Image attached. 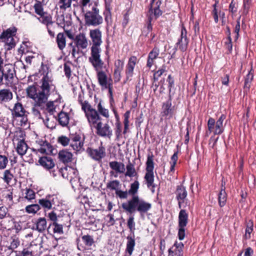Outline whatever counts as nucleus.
Masks as SVG:
<instances>
[{"label": "nucleus", "mask_w": 256, "mask_h": 256, "mask_svg": "<svg viewBox=\"0 0 256 256\" xmlns=\"http://www.w3.org/2000/svg\"><path fill=\"white\" fill-rule=\"evenodd\" d=\"M69 120V116L68 113L62 112L58 114V122L62 126H66L68 124Z\"/></svg>", "instance_id": "obj_33"}, {"label": "nucleus", "mask_w": 256, "mask_h": 256, "mask_svg": "<svg viewBox=\"0 0 256 256\" xmlns=\"http://www.w3.org/2000/svg\"><path fill=\"white\" fill-rule=\"evenodd\" d=\"M70 135L69 136V137L62 136H59L58 139V142L60 144L64 146H66L68 144L70 145Z\"/></svg>", "instance_id": "obj_46"}, {"label": "nucleus", "mask_w": 256, "mask_h": 256, "mask_svg": "<svg viewBox=\"0 0 256 256\" xmlns=\"http://www.w3.org/2000/svg\"><path fill=\"white\" fill-rule=\"evenodd\" d=\"M12 192L10 190H8V194H6V198L7 200H8V204L10 205H12L13 204V196H12Z\"/></svg>", "instance_id": "obj_63"}, {"label": "nucleus", "mask_w": 256, "mask_h": 256, "mask_svg": "<svg viewBox=\"0 0 256 256\" xmlns=\"http://www.w3.org/2000/svg\"><path fill=\"white\" fill-rule=\"evenodd\" d=\"M120 184V182L118 180H114L106 184V188L111 190H118V188Z\"/></svg>", "instance_id": "obj_48"}, {"label": "nucleus", "mask_w": 256, "mask_h": 256, "mask_svg": "<svg viewBox=\"0 0 256 256\" xmlns=\"http://www.w3.org/2000/svg\"><path fill=\"white\" fill-rule=\"evenodd\" d=\"M58 46L61 50H63L66 46V36L64 33L60 32L56 38Z\"/></svg>", "instance_id": "obj_30"}, {"label": "nucleus", "mask_w": 256, "mask_h": 256, "mask_svg": "<svg viewBox=\"0 0 256 256\" xmlns=\"http://www.w3.org/2000/svg\"><path fill=\"white\" fill-rule=\"evenodd\" d=\"M52 226L53 228V231L54 233H57L58 234H62L64 233L63 231V226L62 224H58L57 222L52 223Z\"/></svg>", "instance_id": "obj_51"}, {"label": "nucleus", "mask_w": 256, "mask_h": 256, "mask_svg": "<svg viewBox=\"0 0 256 256\" xmlns=\"http://www.w3.org/2000/svg\"><path fill=\"white\" fill-rule=\"evenodd\" d=\"M160 54V50L158 48L155 46L148 54V57L150 59H156Z\"/></svg>", "instance_id": "obj_54"}, {"label": "nucleus", "mask_w": 256, "mask_h": 256, "mask_svg": "<svg viewBox=\"0 0 256 256\" xmlns=\"http://www.w3.org/2000/svg\"><path fill=\"white\" fill-rule=\"evenodd\" d=\"M38 203L44 208L47 210H50L52 208V206H50V202L48 200L46 197L45 198L40 199L38 200Z\"/></svg>", "instance_id": "obj_47"}, {"label": "nucleus", "mask_w": 256, "mask_h": 256, "mask_svg": "<svg viewBox=\"0 0 256 256\" xmlns=\"http://www.w3.org/2000/svg\"><path fill=\"white\" fill-rule=\"evenodd\" d=\"M126 171L124 174L126 176L138 177V174L134 168V166L130 162H129L126 166Z\"/></svg>", "instance_id": "obj_32"}, {"label": "nucleus", "mask_w": 256, "mask_h": 256, "mask_svg": "<svg viewBox=\"0 0 256 256\" xmlns=\"http://www.w3.org/2000/svg\"><path fill=\"white\" fill-rule=\"evenodd\" d=\"M116 194L120 199H126L128 198L129 194L128 191H122V190H118L116 191Z\"/></svg>", "instance_id": "obj_57"}, {"label": "nucleus", "mask_w": 256, "mask_h": 256, "mask_svg": "<svg viewBox=\"0 0 256 256\" xmlns=\"http://www.w3.org/2000/svg\"><path fill=\"white\" fill-rule=\"evenodd\" d=\"M16 29L10 28L4 31L0 36V40L5 44V48L10 50L14 48L16 44Z\"/></svg>", "instance_id": "obj_8"}, {"label": "nucleus", "mask_w": 256, "mask_h": 256, "mask_svg": "<svg viewBox=\"0 0 256 256\" xmlns=\"http://www.w3.org/2000/svg\"><path fill=\"white\" fill-rule=\"evenodd\" d=\"M10 215L8 212V208L5 206H0V219L10 217Z\"/></svg>", "instance_id": "obj_49"}, {"label": "nucleus", "mask_w": 256, "mask_h": 256, "mask_svg": "<svg viewBox=\"0 0 256 256\" xmlns=\"http://www.w3.org/2000/svg\"><path fill=\"white\" fill-rule=\"evenodd\" d=\"M252 5V0H243L244 14H247Z\"/></svg>", "instance_id": "obj_55"}, {"label": "nucleus", "mask_w": 256, "mask_h": 256, "mask_svg": "<svg viewBox=\"0 0 256 256\" xmlns=\"http://www.w3.org/2000/svg\"><path fill=\"white\" fill-rule=\"evenodd\" d=\"M36 230L40 232H42L46 230L47 228V222L44 218H38L36 222Z\"/></svg>", "instance_id": "obj_31"}, {"label": "nucleus", "mask_w": 256, "mask_h": 256, "mask_svg": "<svg viewBox=\"0 0 256 256\" xmlns=\"http://www.w3.org/2000/svg\"><path fill=\"white\" fill-rule=\"evenodd\" d=\"M97 110L98 113L99 112L102 116L108 118H109V112L108 110L102 104L101 101L99 102L97 106Z\"/></svg>", "instance_id": "obj_39"}, {"label": "nucleus", "mask_w": 256, "mask_h": 256, "mask_svg": "<svg viewBox=\"0 0 256 256\" xmlns=\"http://www.w3.org/2000/svg\"><path fill=\"white\" fill-rule=\"evenodd\" d=\"M254 224L252 220H249L246 224V233L244 236L246 239H249L250 238V234L253 231Z\"/></svg>", "instance_id": "obj_44"}, {"label": "nucleus", "mask_w": 256, "mask_h": 256, "mask_svg": "<svg viewBox=\"0 0 256 256\" xmlns=\"http://www.w3.org/2000/svg\"><path fill=\"white\" fill-rule=\"evenodd\" d=\"M254 76L252 73L250 72L246 75V78H245L244 81V86L245 88H249L250 87V84L253 80Z\"/></svg>", "instance_id": "obj_56"}, {"label": "nucleus", "mask_w": 256, "mask_h": 256, "mask_svg": "<svg viewBox=\"0 0 256 256\" xmlns=\"http://www.w3.org/2000/svg\"><path fill=\"white\" fill-rule=\"evenodd\" d=\"M134 234H130L127 238L126 251L130 255L132 254L136 244Z\"/></svg>", "instance_id": "obj_27"}, {"label": "nucleus", "mask_w": 256, "mask_h": 256, "mask_svg": "<svg viewBox=\"0 0 256 256\" xmlns=\"http://www.w3.org/2000/svg\"><path fill=\"white\" fill-rule=\"evenodd\" d=\"M90 0H82L80 2V7L82 12H85L88 10V6L90 3Z\"/></svg>", "instance_id": "obj_60"}, {"label": "nucleus", "mask_w": 256, "mask_h": 256, "mask_svg": "<svg viewBox=\"0 0 256 256\" xmlns=\"http://www.w3.org/2000/svg\"><path fill=\"white\" fill-rule=\"evenodd\" d=\"M226 116L222 114L215 123V129L214 131V134H220L224 130V121L225 120Z\"/></svg>", "instance_id": "obj_24"}, {"label": "nucleus", "mask_w": 256, "mask_h": 256, "mask_svg": "<svg viewBox=\"0 0 256 256\" xmlns=\"http://www.w3.org/2000/svg\"><path fill=\"white\" fill-rule=\"evenodd\" d=\"M78 0H59L58 4L60 9L66 10L71 7L72 1L77 2Z\"/></svg>", "instance_id": "obj_40"}, {"label": "nucleus", "mask_w": 256, "mask_h": 256, "mask_svg": "<svg viewBox=\"0 0 256 256\" xmlns=\"http://www.w3.org/2000/svg\"><path fill=\"white\" fill-rule=\"evenodd\" d=\"M124 62L120 60H117L114 63V70H122L124 68Z\"/></svg>", "instance_id": "obj_61"}, {"label": "nucleus", "mask_w": 256, "mask_h": 256, "mask_svg": "<svg viewBox=\"0 0 256 256\" xmlns=\"http://www.w3.org/2000/svg\"><path fill=\"white\" fill-rule=\"evenodd\" d=\"M188 43L189 40L187 36V31L186 28L182 26L181 28L180 36L176 44V46L178 50L184 52L186 50Z\"/></svg>", "instance_id": "obj_14"}, {"label": "nucleus", "mask_w": 256, "mask_h": 256, "mask_svg": "<svg viewBox=\"0 0 256 256\" xmlns=\"http://www.w3.org/2000/svg\"><path fill=\"white\" fill-rule=\"evenodd\" d=\"M40 72L43 76L39 86H30L26 88V92L28 96L34 101L35 106L42 107L47 102L49 96L56 90V86L52 74L49 72L46 65L42 63Z\"/></svg>", "instance_id": "obj_1"}, {"label": "nucleus", "mask_w": 256, "mask_h": 256, "mask_svg": "<svg viewBox=\"0 0 256 256\" xmlns=\"http://www.w3.org/2000/svg\"><path fill=\"white\" fill-rule=\"evenodd\" d=\"M58 156L60 160L64 164L70 162L72 160V154L66 150L60 151Z\"/></svg>", "instance_id": "obj_22"}, {"label": "nucleus", "mask_w": 256, "mask_h": 256, "mask_svg": "<svg viewBox=\"0 0 256 256\" xmlns=\"http://www.w3.org/2000/svg\"><path fill=\"white\" fill-rule=\"evenodd\" d=\"M87 152L90 156L96 161H100L106 156V149L102 145L98 148H88Z\"/></svg>", "instance_id": "obj_16"}, {"label": "nucleus", "mask_w": 256, "mask_h": 256, "mask_svg": "<svg viewBox=\"0 0 256 256\" xmlns=\"http://www.w3.org/2000/svg\"><path fill=\"white\" fill-rule=\"evenodd\" d=\"M37 19L41 23L45 24L46 26L48 32L50 36L54 38V29L55 25L54 22L52 20V17L48 13L46 12L44 14H41Z\"/></svg>", "instance_id": "obj_12"}, {"label": "nucleus", "mask_w": 256, "mask_h": 256, "mask_svg": "<svg viewBox=\"0 0 256 256\" xmlns=\"http://www.w3.org/2000/svg\"><path fill=\"white\" fill-rule=\"evenodd\" d=\"M25 210L28 214H35L40 210V206L38 204H32L27 206Z\"/></svg>", "instance_id": "obj_41"}, {"label": "nucleus", "mask_w": 256, "mask_h": 256, "mask_svg": "<svg viewBox=\"0 0 256 256\" xmlns=\"http://www.w3.org/2000/svg\"><path fill=\"white\" fill-rule=\"evenodd\" d=\"M110 167L116 173L123 174L126 170L124 164L117 161H112L109 163Z\"/></svg>", "instance_id": "obj_26"}, {"label": "nucleus", "mask_w": 256, "mask_h": 256, "mask_svg": "<svg viewBox=\"0 0 256 256\" xmlns=\"http://www.w3.org/2000/svg\"><path fill=\"white\" fill-rule=\"evenodd\" d=\"M156 0H152L148 12V24L146 28L148 32L152 31V21L154 19L156 20L162 14V11L160 9L162 4L161 1L158 0L156 2Z\"/></svg>", "instance_id": "obj_6"}, {"label": "nucleus", "mask_w": 256, "mask_h": 256, "mask_svg": "<svg viewBox=\"0 0 256 256\" xmlns=\"http://www.w3.org/2000/svg\"><path fill=\"white\" fill-rule=\"evenodd\" d=\"M12 98L13 94L10 89L4 88L0 90V100L1 103L9 102Z\"/></svg>", "instance_id": "obj_25"}, {"label": "nucleus", "mask_w": 256, "mask_h": 256, "mask_svg": "<svg viewBox=\"0 0 256 256\" xmlns=\"http://www.w3.org/2000/svg\"><path fill=\"white\" fill-rule=\"evenodd\" d=\"M8 162V158L4 156L0 155V170H3L6 168Z\"/></svg>", "instance_id": "obj_58"}, {"label": "nucleus", "mask_w": 256, "mask_h": 256, "mask_svg": "<svg viewBox=\"0 0 256 256\" xmlns=\"http://www.w3.org/2000/svg\"><path fill=\"white\" fill-rule=\"evenodd\" d=\"M89 36L92 43L91 53L89 60L100 58V46L102 43L101 30L98 28L90 30Z\"/></svg>", "instance_id": "obj_3"}, {"label": "nucleus", "mask_w": 256, "mask_h": 256, "mask_svg": "<svg viewBox=\"0 0 256 256\" xmlns=\"http://www.w3.org/2000/svg\"><path fill=\"white\" fill-rule=\"evenodd\" d=\"M178 236L180 240H182L185 236L184 227H179Z\"/></svg>", "instance_id": "obj_64"}, {"label": "nucleus", "mask_w": 256, "mask_h": 256, "mask_svg": "<svg viewBox=\"0 0 256 256\" xmlns=\"http://www.w3.org/2000/svg\"><path fill=\"white\" fill-rule=\"evenodd\" d=\"M127 226L130 229V234H134V230H136V224L134 221V217L132 216H130L127 221Z\"/></svg>", "instance_id": "obj_42"}, {"label": "nucleus", "mask_w": 256, "mask_h": 256, "mask_svg": "<svg viewBox=\"0 0 256 256\" xmlns=\"http://www.w3.org/2000/svg\"><path fill=\"white\" fill-rule=\"evenodd\" d=\"M88 122L94 126L97 124L99 122H100L101 118L98 112L95 109L92 108L86 114Z\"/></svg>", "instance_id": "obj_20"}, {"label": "nucleus", "mask_w": 256, "mask_h": 256, "mask_svg": "<svg viewBox=\"0 0 256 256\" xmlns=\"http://www.w3.org/2000/svg\"><path fill=\"white\" fill-rule=\"evenodd\" d=\"M227 194L225 192L224 188L222 189L218 194V204L220 207L225 206L226 202Z\"/></svg>", "instance_id": "obj_38"}, {"label": "nucleus", "mask_w": 256, "mask_h": 256, "mask_svg": "<svg viewBox=\"0 0 256 256\" xmlns=\"http://www.w3.org/2000/svg\"><path fill=\"white\" fill-rule=\"evenodd\" d=\"M24 198L28 200H31L35 198L36 194L34 191L30 188L26 190Z\"/></svg>", "instance_id": "obj_50"}, {"label": "nucleus", "mask_w": 256, "mask_h": 256, "mask_svg": "<svg viewBox=\"0 0 256 256\" xmlns=\"http://www.w3.org/2000/svg\"><path fill=\"white\" fill-rule=\"evenodd\" d=\"M14 226L12 228H10L8 226H4L2 224V222H1L0 224L2 226V228L10 230H14L16 233L19 232L22 229V226H21L20 222H18L14 221L13 222Z\"/></svg>", "instance_id": "obj_35"}, {"label": "nucleus", "mask_w": 256, "mask_h": 256, "mask_svg": "<svg viewBox=\"0 0 256 256\" xmlns=\"http://www.w3.org/2000/svg\"><path fill=\"white\" fill-rule=\"evenodd\" d=\"M139 182L136 180L133 183L130 184V188L128 191L129 194L132 196H138L136 195L139 188Z\"/></svg>", "instance_id": "obj_36"}, {"label": "nucleus", "mask_w": 256, "mask_h": 256, "mask_svg": "<svg viewBox=\"0 0 256 256\" xmlns=\"http://www.w3.org/2000/svg\"><path fill=\"white\" fill-rule=\"evenodd\" d=\"M0 66H2V72L6 85L12 83L15 74L14 68L12 64L6 63L4 59L0 56Z\"/></svg>", "instance_id": "obj_9"}, {"label": "nucleus", "mask_w": 256, "mask_h": 256, "mask_svg": "<svg viewBox=\"0 0 256 256\" xmlns=\"http://www.w3.org/2000/svg\"><path fill=\"white\" fill-rule=\"evenodd\" d=\"M38 162L40 166L46 170L52 168L55 164L53 159L50 156H42L38 160Z\"/></svg>", "instance_id": "obj_21"}, {"label": "nucleus", "mask_w": 256, "mask_h": 256, "mask_svg": "<svg viewBox=\"0 0 256 256\" xmlns=\"http://www.w3.org/2000/svg\"><path fill=\"white\" fill-rule=\"evenodd\" d=\"M137 62V58L136 56H131L128 60V64L126 66V76L128 78H130L133 75L134 68Z\"/></svg>", "instance_id": "obj_23"}, {"label": "nucleus", "mask_w": 256, "mask_h": 256, "mask_svg": "<svg viewBox=\"0 0 256 256\" xmlns=\"http://www.w3.org/2000/svg\"><path fill=\"white\" fill-rule=\"evenodd\" d=\"M46 110L50 113V114L52 115L55 112L56 106L54 105V102L52 101H50L46 104Z\"/></svg>", "instance_id": "obj_53"}, {"label": "nucleus", "mask_w": 256, "mask_h": 256, "mask_svg": "<svg viewBox=\"0 0 256 256\" xmlns=\"http://www.w3.org/2000/svg\"><path fill=\"white\" fill-rule=\"evenodd\" d=\"M12 115L14 118H20L21 126L26 124L28 121V118L25 114L26 110L23 108L21 103L17 102L15 104L13 109L12 110Z\"/></svg>", "instance_id": "obj_13"}, {"label": "nucleus", "mask_w": 256, "mask_h": 256, "mask_svg": "<svg viewBox=\"0 0 256 256\" xmlns=\"http://www.w3.org/2000/svg\"><path fill=\"white\" fill-rule=\"evenodd\" d=\"M64 72L66 76L68 78H70L71 76V68L70 64H64Z\"/></svg>", "instance_id": "obj_62"}, {"label": "nucleus", "mask_w": 256, "mask_h": 256, "mask_svg": "<svg viewBox=\"0 0 256 256\" xmlns=\"http://www.w3.org/2000/svg\"><path fill=\"white\" fill-rule=\"evenodd\" d=\"M34 8L35 12L39 16L46 13V12L44 11L42 5L40 2H37L34 4Z\"/></svg>", "instance_id": "obj_45"}, {"label": "nucleus", "mask_w": 256, "mask_h": 256, "mask_svg": "<svg viewBox=\"0 0 256 256\" xmlns=\"http://www.w3.org/2000/svg\"><path fill=\"white\" fill-rule=\"evenodd\" d=\"M36 153L39 152L42 154H48L52 151V147L50 143L42 140H38L34 144V147L32 148Z\"/></svg>", "instance_id": "obj_11"}, {"label": "nucleus", "mask_w": 256, "mask_h": 256, "mask_svg": "<svg viewBox=\"0 0 256 256\" xmlns=\"http://www.w3.org/2000/svg\"><path fill=\"white\" fill-rule=\"evenodd\" d=\"M14 177L13 174L10 172V170H6L4 174V178L3 179L4 181L6 182L8 184L10 183V182L12 180Z\"/></svg>", "instance_id": "obj_52"}, {"label": "nucleus", "mask_w": 256, "mask_h": 256, "mask_svg": "<svg viewBox=\"0 0 256 256\" xmlns=\"http://www.w3.org/2000/svg\"><path fill=\"white\" fill-rule=\"evenodd\" d=\"M89 62L96 71L98 84L102 88L106 87L108 84L112 82V80L108 79L106 72L102 70L106 66L100 58L89 60Z\"/></svg>", "instance_id": "obj_4"}, {"label": "nucleus", "mask_w": 256, "mask_h": 256, "mask_svg": "<svg viewBox=\"0 0 256 256\" xmlns=\"http://www.w3.org/2000/svg\"><path fill=\"white\" fill-rule=\"evenodd\" d=\"M176 113L174 106H172V99L170 97L168 100L163 103L162 111L161 112L162 116H166L168 118H172Z\"/></svg>", "instance_id": "obj_17"}, {"label": "nucleus", "mask_w": 256, "mask_h": 256, "mask_svg": "<svg viewBox=\"0 0 256 256\" xmlns=\"http://www.w3.org/2000/svg\"><path fill=\"white\" fill-rule=\"evenodd\" d=\"M74 42L80 50L86 49L88 45V40L84 34L80 33L76 35Z\"/></svg>", "instance_id": "obj_19"}, {"label": "nucleus", "mask_w": 256, "mask_h": 256, "mask_svg": "<svg viewBox=\"0 0 256 256\" xmlns=\"http://www.w3.org/2000/svg\"><path fill=\"white\" fill-rule=\"evenodd\" d=\"M176 194L177 200H184L187 196L186 188L182 185L177 186Z\"/></svg>", "instance_id": "obj_29"}, {"label": "nucleus", "mask_w": 256, "mask_h": 256, "mask_svg": "<svg viewBox=\"0 0 256 256\" xmlns=\"http://www.w3.org/2000/svg\"><path fill=\"white\" fill-rule=\"evenodd\" d=\"M188 222V214L186 211L182 210L178 214V227H185Z\"/></svg>", "instance_id": "obj_28"}, {"label": "nucleus", "mask_w": 256, "mask_h": 256, "mask_svg": "<svg viewBox=\"0 0 256 256\" xmlns=\"http://www.w3.org/2000/svg\"><path fill=\"white\" fill-rule=\"evenodd\" d=\"M146 166V173L144 176V179L148 188L150 189L152 192H154L156 184H154V164L152 154L148 156Z\"/></svg>", "instance_id": "obj_7"}, {"label": "nucleus", "mask_w": 256, "mask_h": 256, "mask_svg": "<svg viewBox=\"0 0 256 256\" xmlns=\"http://www.w3.org/2000/svg\"><path fill=\"white\" fill-rule=\"evenodd\" d=\"M216 121L214 118H209L208 122V130L206 132V135H210L212 132H214L215 129Z\"/></svg>", "instance_id": "obj_43"}, {"label": "nucleus", "mask_w": 256, "mask_h": 256, "mask_svg": "<svg viewBox=\"0 0 256 256\" xmlns=\"http://www.w3.org/2000/svg\"><path fill=\"white\" fill-rule=\"evenodd\" d=\"M85 137L81 133L72 134H70V146L76 152H82L84 151V148Z\"/></svg>", "instance_id": "obj_10"}, {"label": "nucleus", "mask_w": 256, "mask_h": 256, "mask_svg": "<svg viewBox=\"0 0 256 256\" xmlns=\"http://www.w3.org/2000/svg\"><path fill=\"white\" fill-rule=\"evenodd\" d=\"M122 208L125 212L130 214L137 211L142 215L150 210L152 204L140 198L138 196H134L126 202L122 203Z\"/></svg>", "instance_id": "obj_2"}, {"label": "nucleus", "mask_w": 256, "mask_h": 256, "mask_svg": "<svg viewBox=\"0 0 256 256\" xmlns=\"http://www.w3.org/2000/svg\"><path fill=\"white\" fill-rule=\"evenodd\" d=\"M82 240L85 246L88 247H90L94 244V239L92 236L88 234L82 236Z\"/></svg>", "instance_id": "obj_37"}, {"label": "nucleus", "mask_w": 256, "mask_h": 256, "mask_svg": "<svg viewBox=\"0 0 256 256\" xmlns=\"http://www.w3.org/2000/svg\"><path fill=\"white\" fill-rule=\"evenodd\" d=\"M90 10H86L84 14V20L87 26H96L103 22V18L100 14V10L96 4H90Z\"/></svg>", "instance_id": "obj_5"}, {"label": "nucleus", "mask_w": 256, "mask_h": 256, "mask_svg": "<svg viewBox=\"0 0 256 256\" xmlns=\"http://www.w3.org/2000/svg\"><path fill=\"white\" fill-rule=\"evenodd\" d=\"M28 148V145L24 140H20L18 142L16 146V151L20 155L22 156L26 154Z\"/></svg>", "instance_id": "obj_34"}, {"label": "nucleus", "mask_w": 256, "mask_h": 256, "mask_svg": "<svg viewBox=\"0 0 256 256\" xmlns=\"http://www.w3.org/2000/svg\"><path fill=\"white\" fill-rule=\"evenodd\" d=\"M94 127L96 130V134L100 136L110 138L112 136V130L108 124L102 125V122H99Z\"/></svg>", "instance_id": "obj_15"}, {"label": "nucleus", "mask_w": 256, "mask_h": 256, "mask_svg": "<svg viewBox=\"0 0 256 256\" xmlns=\"http://www.w3.org/2000/svg\"><path fill=\"white\" fill-rule=\"evenodd\" d=\"M184 245L182 242H176L172 248L168 250V256H184Z\"/></svg>", "instance_id": "obj_18"}, {"label": "nucleus", "mask_w": 256, "mask_h": 256, "mask_svg": "<svg viewBox=\"0 0 256 256\" xmlns=\"http://www.w3.org/2000/svg\"><path fill=\"white\" fill-rule=\"evenodd\" d=\"M80 105L82 106V109L84 111L85 114L93 108L86 100H84Z\"/></svg>", "instance_id": "obj_59"}]
</instances>
